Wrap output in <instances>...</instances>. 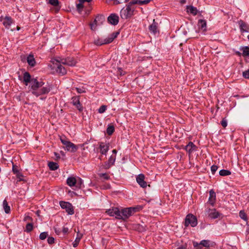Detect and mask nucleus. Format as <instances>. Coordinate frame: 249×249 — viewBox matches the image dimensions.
Instances as JSON below:
<instances>
[{"instance_id":"18","label":"nucleus","mask_w":249,"mask_h":249,"mask_svg":"<svg viewBox=\"0 0 249 249\" xmlns=\"http://www.w3.org/2000/svg\"><path fill=\"white\" fill-rule=\"evenodd\" d=\"M210 196L209 198V203L212 205V206H213L216 200V195L215 192L213 190H211L210 191Z\"/></svg>"},{"instance_id":"9","label":"nucleus","mask_w":249,"mask_h":249,"mask_svg":"<svg viewBox=\"0 0 249 249\" xmlns=\"http://www.w3.org/2000/svg\"><path fill=\"white\" fill-rule=\"evenodd\" d=\"M106 213L111 216H115L117 219H119L121 216V212L117 207H112L107 210Z\"/></svg>"},{"instance_id":"30","label":"nucleus","mask_w":249,"mask_h":249,"mask_svg":"<svg viewBox=\"0 0 249 249\" xmlns=\"http://www.w3.org/2000/svg\"><path fill=\"white\" fill-rule=\"evenodd\" d=\"M95 18L98 21V23L101 25L103 23V22L105 21V18L102 15H98Z\"/></svg>"},{"instance_id":"2","label":"nucleus","mask_w":249,"mask_h":249,"mask_svg":"<svg viewBox=\"0 0 249 249\" xmlns=\"http://www.w3.org/2000/svg\"><path fill=\"white\" fill-rule=\"evenodd\" d=\"M135 3H132V0L126 5L125 8H123L120 12V16L123 19L130 18L134 15V12L136 8Z\"/></svg>"},{"instance_id":"33","label":"nucleus","mask_w":249,"mask_h":249,"mask_svg":"<svg viewBox=\"0 0 249 249\" xmlns=\"http://www.w3.org/2000/svg\"><path fill=\"white\" fill-rule=\"evenodd\" d=\"M72 104L74 106L76 104L80 103V96H74L71 98Z\"/></svg>"},{"instance_id":"15","label":"nucleus","mask_w":249,"mask_h":249,"mask_svg":"<svg viewBox=\"0 0 249 249\" xmlns=\"http://www.w3.org/2000/svg\"><path fill=\"white\" fill-rule=\"evenodd\" d=\"M49 3L54 7V11L55 13L59 12L61 6L59 5V1L58 0H49Z\"/></svg>"},{"instance_id":"26","label":"nucleus","mask_w":249,"mask_h":249,"mask_svg":"<svg viewBox=\"0 0 249 249\" xmlns=\"http://www.w3.org/2000/svg\"><path fill=\"white\" fill-rule=\"evenodd\" d=\"M3 208L5 212L6 213H9L10 212L11 209L10 206L8 205V202L6 199H4L3 201Z\"/></svg>"},{"instance_id":"52","label":"nucleus","mask_w":249,"mask_h":249,"mask_svg":"<svg viewBox=\"0 0 249 249\" xmlns=\"http://www.w3.org/2000/svg\"><path fill=\"white\" fill-rule=\"evenodd\" d=\"M76 89L77 91L79 93H82L86 92V90H85V89L83 88H76Z\"/></svg>"},{"instance_id":"49","label":"nucleus","mask_w":249,"mask_h":249,"mask_svg":"<svg viewBox=\"0 0 249 249\" xmlns=\"http://www.w3.org/2000/svg\"><path fill=\"white\" fill-rule=\"evenodd\" d=\"M82 183H83L82 180L80 178H79L78 180L76 181V187H78L79 188H81V184H82Z\"/></svg>"},{"instance_id":"59","label":"nucleus","mask_w":249,"mask_h":249,"mask_svg":"<svg viewBox=\"0 0 249 249\" xmlns=\"http://www.w3.org/2000/svg\"><path fill=\"white\" fill-rule=\"evenodd\" d=\"M186 0H180V2L181 4H184L186 3Z\"/></svg>"},{"instance_id":"7","label":"nucleus","mask_w":249,"mask_h":249,"mask_svg":"<svg viewBox=\"0 0 249 249\" xmlns=\"http://www.w3.org/2000/svg\"><path fill=\"white\" fill-rule=\"evenodd\" d=\"M55 60L59 63L70 66H75L76 63V61L73 57H67L66 58H59L58 59H55Z\"/></svg>"},{"instance_id":"43","label":"nucleus","mask_w":249,"mask_h":249,"mask_svg":"<svg viewBox=\"0 0 249 249\" xmlns=\"http://www.w3.org/2000/svg\"><path fill=\"white\" fill-rule=\"evenodd\" d=\"M12 171L14 174H17L19 172L18 166L15 164H13Z\"/></svg>"},{"instance_id":"24","label":"nucleus","mask_w":249,"mask_h":249,"mask_svg":"<svg viewBox=\"0 0 249 249\" xmlns=\"http://www.w3.org/2000/svg\"><path fill=\"white\" fill-rule=\"evenodd\" d=\"M56 71L62 75H65L67 73V71L65 68L60 64L57 66Z\"/></svg>"},{"instance_id":"29","label":"nucleus","mask_w":249,"mask_h":249,"mask_svg":"<svg viewBox=\"0 0 249 249\" xmlns=\"http://www.w3.org/2000/svg\"><path fill=\"white\" fill-rule=\"evenodd\" d=\"M115 130L114 126L112 125H108L107 129V134L110 136L111 135Z\"/></svg>"},{"instance_id":"19","label":"nucleus","mask_w":249,"mask_h":249,"mask_svg":"<svg viewBox=\"0 0 249 249\" xmlns=\"http://www.w3.org/2000/svg\"><path fill=\"white\" fill-rule=\"evenodd\" d=\"M220 213L216 211L215 209H209V216L213 219L218 218L220 216Z\"/></svg>"},{"instance_id":"28","label":"nucleus","mask_w":249,"mask_h":249,"mask_svg":"<svg viewBox=\"0 0 249 249\" xmlns=\"http://www.w3.org/2000/svg\"><path fill=\"white\" fill-rule=\"evenodd\" d=\"M240 50L243 51L242 55L244 56H249V47H243L240 48Z\"/></svg>"},{"instance_id":"27","label":"nucleus","mask_w":249,"mask_h":249,"mask_svg":"<svg viewBox=\"0 0 249 249\" xmlns=\"http://www.w3.org/2000/svg\"><path fill=\"white\" fill-rule=\"evenodd\" d=\"M206 21L205 20L199 19L198 22V26L203 30H206Z\"/></svg>"},{"instance_id":"11","label":"nucleus","mask_w":249,"mask_h":249,"mask_svg":"<svg viewBox=\"0 0 249 249\" xmlns=\"http://www.w3.org/2000/svg\"><path fill=\"white\" fill-rule=\"evenodd\" d=\"M239 25V28L242 33L244 32H249V24L242 20H240L238 22Z\"/></svg>"},{"instance_id":"32","label":"nucleus","mask_w":249,"mask_h":249,"mask_svg":"<svg viewBox=\"0 0 249 249\" xmlns=\"http://www.w3.org/2000/svg\"><path fill=\"white\" fill-rule=\"evenodd\" d=\"M100 25L101 24L98 23V21H97L96 18H95L93 22L92 23L90 24V29L92 30H95L96 29V26Z\"/></svg>"},{"instance_id":"44","label":"nucleus","mask_w":249,"mask_h":249,"mask_svg":"<svg viewBox=\"0 0 249 249\" xmlns=\"http://www.w3.org/2000/svg\"><path fill=\"white\" fill-rule=\"evenodd\" d=\"M77 109L80 111V112H82L83 111V107L82 105V104L80 103H79L78 104H76V105L74 106Z\"/></svg>"},{"instance_id":"20","label":"nucleus","mask_w":249,"mask_h":249,"mask_svg":"<svg viewBox=\"0 0 249 249\" xmlns=\"http://www.w3.org/2000/svg\"><path fill=\"white\" fill-rule=\"evenodd\" d=\"M27 61L29 65L31 67H34L36 64V61L34 58V55L30 54L27 57Z\"/></svg>"},{"instance_id":"17","label":"nucleus","mask_w":249,"mask_h":249,"mask_svg":"<svg viewBox=\"0 0 249 249\" xmlns=\"http://www.w3.org/2000/svg\"><path fill=\"white\" fill-rule=\"evenodd\" d=\"M32 78L29 72L26 71L23 74V82L26 86H27L31 82Z\"/></svg>"},{"instance_id":"22","label":"nucleus","mask_w":249,"mask_h":249,"mask_svg":"<svg viewBox=\"0 0 249 249\" xmlns=\"http://www.w3.org/2000/svg\"><path fill=\"white\" fill-rule=\"evenodd\" d=\"M157 25L158 24L155 22V20H153V23L149 27V29L151 33L155 35L157 32Z\"/></svg>"},{"instance_id":"16","label":"nucleus","mask_w":249,"mask_h":249,"mask_svg":"<svg viewBox=\"0 0 249 249\" xmlns=\"http://www.w3.org/2000/svg\"><path fill=\"white\" fill-rule=\"evenodd\" d=\"M100 151L102 155H106L107 151L109 150V146L108 144H105L104 142H101L100 146Z\"/></svg>"},{"instance_id":"36","label":"nucleus","mask_w":249,"mask_h":249,"mask_svg":"<svg viewBox=\"0 0 249 249\" xmlns=\"http://www.w3.org/2000/svg\"><path fill=\"white\" fill-rule=\"evenodd\" d=\"M33 229V224L31 223H28L26 226L25 231L27 232H31Z\"/></svg>"},{"instance_id":"14","label":"nucleus","mask_w":249,"mask_h":249,"mask_svg":"<svg viewBox=\"0 0 249 249\" xmlns=\"http://www.w3.org/2000/svg\"><path fill=\"white\" fill-rule=\"evenodd\" d=\"M13 21V20L11 17L6 16L4 18L2 23L6 28L9 29Z\"/></svg>"},{"instance_id":"34","label":"nucleus","mask_w":249,"mask_h":249,"mask_svg":"<svg viewBox=\"0 0 249 249\" xmlns=\"http://www.w3.org/2000/svg\"><path fill=\"white\" fill-rule=\"evenodd\" d=\"M116 160V155H111L108 160V164H109L108 167L114 164Z\"/></svg>"},{"instance_id":"13","label":"nucleus","mask_w":249,"mask_h":249,"mask_svg":"<svg viewBox=\"0 0 249 249\" xmlns=\"http://www.w3.org/2000/svg\"><path fill=\"white\" fill-rule=\"evenodd\" d=\"M184 149L189 153V154H191L193 152L197 150V147L195 145L193 142H190L188 144L185 146Z\"/></svg>"},{"instance_id":"1","label":"nucleus","mask_w":249,"mask_h":249,"mask_svg":"<svg viewBox=\"0 0 249 249\" xmlns=\"http://www.w3.org/2000/svg\"><path fill=\"white\" fill-rule=\"evenodd\" d=\"M30 85L33 90L32 91V94L36 97L47 94L51 90V88L49 86L41 88L44 85V82L42 81L39 82L36 78H32Z\"/></svg>"},{"instance_id":"56","label":"nucleus","mask_w":249,"mask_h":249,"mask_svg":"<svg viewBox=\"0 0 249 249\" xmlns=\"http://www.w3.org/2000/svg\"><path fill=\"white\" fill-rule=\"evenodd\" d=\"M55 232L57 234L59 235L60 233L61 232V231L59 230H57L56 228L54 229Z\"/></svg>"},{"instance_id":"51","label":"nucleus","mask_w":249,"mask_h":249,"mask_svg":"<svg viewBox=\"0 0 249 249\" xmlns=\"http://www.w3.org/2000/svg\"><path fill=\"white\" fill-rule=\"evenodd\" d=\"M48 244H53L54 243V238L53 237H49L47 239Z\"/></svg>"},{"instance_id":"31","label":"nucleus","mask_w":249,"mask_h":249,"mask_svg":"<svg viewBox=\"0 0 249 249\" xmlns=\"http://www.w3.org/2000/svg\"><path fill=\"white\" fill-rule=\"evenodd\" d=\"M231 174V172L228 170L222 169L219 171V175L221 176H229Z\"/></svg>"},{"instance_id":"5","label":"nucleus","mask_w":249,"mask_h":249,"mask_svg":"<svg viewBox=\"0 0 249 249\" xmlns=\"http://www.w3.org/2000/svg\"><path fill=\"white\" fill-rule=\"evenodd\" d=\"M60 140L62 144L65 146V150L71 152H75L77 150L78 146L70 141L62 138H60Z\"/></svg>"},{"instance_id":"38","label":"nucleus","mask_w":249,"mask_h":249,"mask_svg":"<svg viewBox=\"0 0 249 249\" xmlns=\"http://www.w3.org/2000/svg\"><path fill=\"white\" fill-rule=\"evenodd\" d=\"M99 176L101 178L105 180H109L110 179V176L107 173H101L99 174Z\"/></svg>"},{"instance_id":"42","label":"nucleus","mask_w":249,"mask_h":249,"mask_svg":"<svg viewBox=\"0 0 249 249\" xmlns=\"http://www.w3.org/2000/svg\"><path fill=\"white\" fill-rule=\"evenodd\" d=\"M193 246L196 248V249H201L202 248V246L200 244V242L199 243L196 242H193Z\"/></svg>"},{"instance_id":"53","label":"nucleus","mask_w":249,"mask_h":249,"mask_svg":"<svg viewBox=\"0 0 249 249\" xmlns=\"http://www.w3.org/2000/svg\"><path fill=\"white\" fill-rule=\"evenodd\" d=\"M62 231L64 234H67L69 231V229L66 227H63Z\"/></svg>"},{"instance_id":"39","label":"nucleus","mask_w":249,"mask_h":249,"mask_svg":"<svg viewBox=\"0 0 249 249\" xmlns=\"http://www.w3.org/2000/svg\"><path fill=\"white\" fill-rule=\"evenodd\" d=\"M48 236V234L47 232H41L39 235V239L42 240H44L47 238Z\"/></svg>"},{"instance_id":"6","label":"nucleus","mask_w":249,"mask_h":249,"mask_svg":"<svg viewBox=\"0 0 249 249\" xmlns=\"http://www.w3.org/2000/svg\"><path fill=\"white\" fill-rule=\"evenodd\" d=\"M197 224V220L196 216L190 213L186 215L184 222V226L186 227H187L189 225L192 227H195Z\"/></svg>"},{"instance_id":"3","label":"nucleus","mask_w":249,"mask_h":249,"mask_svg":"<svg viewBox=\"0 0 249 249\" xmlns=\"http://www.w3.org/2000/svg\"><path fill=\"white\" fill-rule=\"evenodd\" d=\"M119 34V32L117 31L112 33L105 39H102L99 37L95 38L94 40V44L96 45L101 46L103 45L110 43L115 38L117 37Z\"/></svg>"},{"instance_id":"57","label":"nucleus","mask_w":249,"mask_h":249,"mask_svg":"<svg viewBox=\"0 0 249 249\" xmlns=\"http://www.w3.org/2000/svg\"><path fill=\"white\" fill-rule=\"evenodd\" d=\"M177 249H187V247H186V246H181L179 247Z\"/></svg>"},{"instance_id":"46","label":"nucleus","mask_w":249,"mask_h":249,"mask_svg":"<svg viewBox=\"0 0 249 249\" xmlns=\"http://www.w3.org/2000/svg\"><path fill=\"white\" fill-rule=\"evenodd\" d=\"M16 175L17 178H18V180H17V182L18 181H21L23 180V175L20 173H18Z\"/></svg>"},{"instance_id":"48","label":"nucleus","mask_w":249,"mask_h":249,"mask_svg":"<svg viewBox=\"0 0 249 249\" xmlns=\"http://www.w3.org/2000/svg\"><path fill=\"white\" fill-rule=\"evenodd\" d=\"M80 240V238L77 237L75 239L74 242L72 243L73 247L74 248L78 246Z\"/></svg>"},{"instance_id":"45","label":"nucleus","mask_w":249,"mask_h":249,"mask_svg":"<svg viewBox=\"0 0 249 249\" xmlns=\"http://www.w3.org/2000/svg\"><path fill=\"white\" fill-rule=\"evenodd\" d=\"M243 76L246 79H249V70L243 72Z\"/></svg>"},{"instance_id":"12","label":"nucleus","mask_w":249,"mask_h":249,"mask_svg":"<svg viewBox=\"0 0 249 249\" xmlns=\"http://www.w3.org/2000/svg\"><path fill=\"white\" fill-rule=\"evenodd\" d=\"M119 17L115 14H111L107 18L108 22L113 25H117L119 22Z\"/></svg>"},{"instance_id":"21","label":"nucleus","mask_w":249,"mask_h":249,"mask_svg":"<svg viewBox=\"0 0 249 249\" xmlns=\"http://www.w3.org/2000/svg\"><path fill=\"white\" fill-rule=\"evenodd\" d=\"M76 181H77V180L75 177H69L67 178V183L70 187H72L74 186H76Z\"/></svg>"},{"instance_id":"37","label":"nucleus","mask_w":249,"mask_h":249,"mask_svg":"<svg viewBox=\"0 0 249 249\" xmlns=\"http://www.w3.org/2000/svg\"><path fill=\"white\" fill-rule=\"evenodd\" d=\"M239 216L241 218L244 220H247V216L245 212L243 210H241L239 212Z\"/></svg>"},{"instance_id":"50","label":"nucleus","mask_w":249,"mask_h":249,"mask_svg":"<svg viewBox=\"0 0 249 249\" xmlns=\"http://www.w3.org/2000/svg\"><path fill=\"white\" fill-rule=\"evenodd\" d=\"M211 168L212 174L214 175L217 170L218 167L216 165H213Z\"/></svg>"},{"instance_id":"8","label":"nucleus","mask_w":249,"mask_h":249,"mask_svg":"<svg viewBox=\"0 0 249 249\" xmlns=\"http://www.w3.org/2000/svg\"><path fill=\"white\" fill-rule=\"evenodd\" d=\"M59 204L61 207L63 209H65L68 214L71 215L74 213V210L71 203L68 202L61 201Z\"/></svg>"},{"instance_id":"55","label":"nucleus","mask_w":249,"mask_h":249,"mask_svg":"<svg viewBox=\"0 0 249 249\" xmlns=\"http://www.w3.org/2000/svg\"><path fill=\"white\" fill-rule=\"evenodd\" d=\"M92 0H79V2H90L92 1Z\"/></svg>"},{"instance_id":"64","label":"nucleus","mask_w":249,"mask_h":249,"mask_svg":"<svg viewBox=\"0 0 249 249\" xmlns=\"http://www.w3.org/2000/svg\"><path fill=\"white\" fill-rule=\"evenodd\" d=\"M110 185L109 184H107V187H106V189H108V188H110Z\"/></svg>"},{"instance_id":"62","label":"nucleus","mask_w":249,"mask_h":249,"mask_svg":"<svg viewBox=\"0 0 249 249\" xmlns=\"http://www.w3.org/2000/svg\"><path fill=\"white\" fill-rule=\"evenodd\" d=\"M117 152V151L116 149H113L112 150V153H113V154H115V155H116Z\"/></svg>"},{"instance_id":"63","label":"nucleus","mask_w":249,"mask_h":249,"mask_svg":"<svg viewBox=\"0 0 249 249\" xmlns=\"http://www.w3.org/2000/svg\"><path fill=\"white\" fill-rule=\"evenodd\" d=\"M4 18H3L2 16H1L0 17V21H4Z\"/></svg>"},{"instance_id":"10","label":"nucleus","mask_w":249,"mask_h":249,"mask_svg":"<svg viewBox=\"0 0 249 249\" xmlns=\"http://www.w3.org/2000/svg\"><path fill=\"white\" fill-rule=\"evenodd\" d=\"M145 176L143 174H141L136 177V181L139 185L142 188H145L147 186V183L144 181Z\"/></svg>"},{"instance_id":"60","label":"nucleus","mask_w":249,"mask_h":249,"mask_svg":"<svg viewBox=\"0 0 249 249\" xmlns=\"http://www.w3.org/2000/svg\"><path fill=\"white\" fill-rule=\"evenodd\" d=\"M54 155H55V156H56V157L57 158H60L59 154H58V153H57L56 152H54Z\"/></svg>"},{"instance_id":"54","label":"nucleus","mask_w":249,"mask_h":249,"mask_svg":"<svg viewBox=\"0 0 249 249\" xmlns=\"http://www.w3.org/2000/svg\"><path fill=\"white\" fill-rule=\"evenodd\" d=\"M24 221H32V218L30 216H26L24 217Z\"/></svg>"},{"instance_id":"41","label":"nucleus","mask_w":249,"mask_h":249,"mask_svg":"<svg viewBox=\"0 0 249 249\" xmlns=\"http://www.w3.org/2000/svg\"><path fill=\"white\" fill-rule=\"evenodd\" d=\"M83 3L84 2H79V3L76 4V8H77V10L79 12H81L83 9V7H84Z\"/></svg>"},{"instance_id":"40","label":"nucleus","mask_w":249,"mask_h":249,"mask_svg":"<svg viewBox=\"0 0 249 249\" xmlns=\"http://www.w3.org/2000/svg\"><path fill=\"white\" fill-rule=\"evenodd\" d=\"M107 107L105 105L101 106L100 108L98 109V112L100 113H103L107 110Z\"/></svg>"},{"instance_id":"25","label":"nucleus","mask_w":249,"mask_h":249,"mask_svg":"<svg viewBox=\"0 0 249 249\" xmlns=\"http://www.w3.org/2000/svg\"><path fill=\"white\" fill-rule=\"evenodd\" d=\"M48 166L51 170L54 171L57 169L59 167L58 164L53 161H51L48 163Z\"/></svg>"},{"instance_id":"23","label":"nucleus","mask_w":249,"mask_h":249,"mask_svg":"<svg viewBox=\"0 0 249 249\" xmlns=\"http://www.w3.org/2000/svg\"><path fill=\"white\" fill-rule=\"evenodd\" d=\"M187 12L190 13L194 16H196L197 15L198 11L196 8L193 6H187Z\"/></svg>"},{"instance_id":"47","label":"nucleus","mask_w":249,"mask_h":249,"mask_svg":"<svg viewBox=\"0 0 249 249\" xmlns=\"http://www.w3.org/2000/svg\"><path fill=\"white\" fill-rule=\"evenodd\" d=\"M221 124L224 128H225L227 126V121L225 118L222 119L221 122Z\"/></svg>"},{"instance_id":"4","label":"nucleus","mask_w":249,"mask_h":249,"mask_svg":"<svg viewBox=\"0 0 249 249\" xmlns=\"http://www.w3.org/2000/svg\"><path fill=\"white\" fill-rule=\"evenodd\" d=\"M139 211L138 207H129L123 208L120 211L121 216L119 219L127 220L130 216Z\"/></svg>"},{"instance_id":"61","label":"nucleus","mask_w":249,"mask_h":249,"mask_svg":"<svg viewBox=\"0 0 249 249\" xmlns=\"http://www.w3.org/2000/svg\"><path fill=\"white\" fill-rule=\"evenodd\" d=\"M246 232H247L248 233H249V225H247V230H246Z\"/></svg>"},{"instance_id":"58","label":"nucleus","mask_w":249,"mask_h":249,"mask_svg":"<svg viewBox=\"0 0 249 249\" xmlns=\"http://www.w3.org/2000/svg\"><path fill=\"white\" fill-rule=\"evenodd\" d=\"M235 53L236 55H237L239 56H240L242 54L239 51H235Z\"/></svg>"},{"instance_id":"35","label":"nucleus","mask_w":249,"mask_h":249,"mask_svg":"<svg viewBox=\"0 0 249 249\" xmlns=\"http://www.w3.org/2000/svg\"><path fill=\"white\" fill-rule=\"evenodd\" d=\"M210 241L207 240H203L200 242V244L202 247H206V248H209L210 247Z\"/></svg>"}]
</instances>
